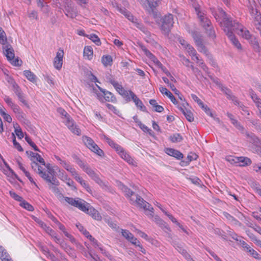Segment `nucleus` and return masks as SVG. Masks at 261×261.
Here are the masks:
<instances>
[{
	"instance_id": "1",
	"label": "nucleus",
	"mask_w": 261,
	"mask_h": 261,
	"mask_svg": "<svg viewBox=\"0 0 261 261\" xmlns=\"http://www.w3.org/2000/svg\"><path fill=\"white\" fill-rule=\"evenodd\" d=\"M218 12L220 16L215 14L214 17L216 19H218L219 17L222 18V20L220 22L221 28L233 45L239 50H241L242 45L233 33L234 31L232 29V18L228 16L222 9H218Z\"/></svg>"
},
{
	"instance_id": "2",
	"label": "nucleus",
	"mask_w": 261,
	"mask_h": 261,
	"mask_svg": "<svg viewBox=\"0 0 261 261\" xmlns=\"http://www.w3.org/2000/svg\"><path fill=\"white\" fill-rule=\"evenodd\" d=\"M64 199L70 205L78 208L81 211L90 215L94 219L100 221L102 217L99 212L89 203L80 198H73L65 197Z\"/></svg>"
},
{
	"instance_id": "3",
	"label": "nucleus",
	"mask_w": 261,
	"mask_h": 261,
	"mask_svg": "<svg viewBox=\"0 0 261 261\" xmlns=\"http://www.w3.org/2000/svg\"><path fill=\"white\" fill-rule=\"evenodd\" d=\"M191 4L195 9V12L199 18L201 25L205 29L208 36L214 39L216 38V34L211 21L206 15L200 10V6L198 0H190Z\"/></svg>"
},
{
	"instance_id": "4",
	"label": "nucleus",
	"mask_w": 261,
	"mask_h": 261,
	"mask_svg": "<svg viewBox=\"0 0 261 261\" xmlns=\"http://www.w3.org/2000/svg\"><path fill=\"white\" fill-rule=\"evenodd\" d=\"M47 172H42L41 168H38L39 170V175L47 182L50 190L56 193H58L59 192V190L58 188V186L59 185V181L56 177L54 169L50 164L47 165Z\"/></svg>"
},
{
	"instance_id": "5",
	"label": "nucleus",
	"mask_w": 261,
	"mask_h": 261,
	"mask_svg": "<svg viewBox=\"0 0 261 261\" xmlns=\"http://www.w3.org/2000/svg\"><path fill=\"white\" fill-rule=\"evenodd\" d=\"M114 7H115L120 13L123 14L126 18L131 21L138 29L144 33L146 32L147 30L141 21L133 16L125 8L120 7L116 3L114 5Z\"/></svg>"
},
{
	"instance_id": "6",
	"label": "nucleus",
	"mask_w": 261,
	"mask_h": 261,
	"mask_svg": "<svg viewBox=\"0 0 261 261\" xmlns=\"http://www.w3.org/2000/svg\"><path fill=\"white\" fill-rule=\"evenodd\" d=\"M77 163L80 167L82 168V170L96 183L98 184L99 186H102L103 185V182L99 178V175L90 167L88 164L81 160L77 161Z\"/></svg>"
},
{
	"instance_id": "7",
	"label": "nucleus",
	"mask_w": 261,
	"mask_h": 261,
	"mask_svg": "<svg viewBox=\"0 0 261 261\" xmlns=\"http://www.w3.org/2000/svg\"><path fill=\"white\" fill-rule=\"evenodd\" d=\"M101 93L96 92L97 98L101 102H111L112 103L117 102V98L112 92L101 88L99 86H97Z\"/></svg>"
},
{
	"instance_id": "8",
	"label": "nucleus",
	"mask_w": 261,
	"mask_h": 261,
	"mask_svg": "<svg viewBox=\"0 0 261 261\" xmlns=\"http://www.w3.org/2000/svg\"><path fill=\"white\" fill-rule=\"evenodd\" d=\"M48 164H46L44 159L39 154L37 153L36 154V156L32 159L31 167L34 171H36L39 174V170L38 168H41L42 172H47V165Z\"/></svg>"
},
{
	"instance_id": "9",
	"label": "nucleus",
	"mask_w": 261,
	"mask_h": 261,
	"mask_svg": "<svg viewBox=\"0 0 261 261\" xmlns=\"http://www.w3.org/2000/svg\"><path fill=\"white\" fill-rule=\"evenodd\" d=\"M82 140L85 145L92 152H94L100 156H103L104 152L101 150L94 141L90 137L83 136Z\"/></svg>"
},
{
	"instance_id": "10",
	"label": "nucleus",
	"mask_w": 261,
	"mask_h": 261,
	"mask_svg": "<svg viewBox=\"0 0 261 261\" xmlns=\"http://www.w3.org/2000/svg\"><path fill=\"white\" fill-rule=\"evenodd\" d=\"M232 29L239 35L241 36L246 40H249L253 36L248 30L245 29L243 26L236 20L232 19Z\"/></svg>"
},
{
	"instance_id": "11",
	"label": "nucleus",
	"mask_w": 261,
	"mask_h": 261,
	"mask_svg": "<svg viewBox=\"0 0 261 261\" xmlns=\"http://www.w3.org/2000/svg\"><path fill=\"white\" fill-rule=\"evenodd\" d=\"M135 196V199H134L133 198L130 199L132 203H135L140 208H143L145 211H148L150 213L148 215H150V216L152 217L153 214V208L149 203L145 201L140 196L136 195Z\"/></svg>"
},
{
	"instance_id": "12",
	"label": "nucleus",
	"mask_w": 261,
	"mask_h": 261,
	"mask_svg": "<svg viewBox=\"0 0 261 261\" xmlns=\"http://www.w3.org/2000/svg\"><path fill=\"white\" fill-rule=\"evenodd\" d=\"M162 22L161 29L164 31V33H168L173 27L174 23L173 15L169 14L165 15L162 18Z\"/></svg>"
},
{
	"instance_id": "13",
	"label": "nucleus",
	"mask_w": 261,
	"mask_h": 261,
	"mask_svg": "<svg viewBox=\"0 0 261 261\" xmlns=\"http://www.w3.org/2000/svg\"><path fill=\"white\" fill-rule=\"evenodd\" d=\"M64 13L65 15L70 18H74L77 15V11L73 6V3L70 0L64 1Z\"/></svg>"
},
{
	"instance_id": "14",
	"label": "nucleus",
	"mask_w": 261,
	"mask_h": 261,
	"mask_svg": "<svg viewBox=\"0 0 261 261\" xmlns=\"http://www.w3.org/2000/svg\"><path fill=\"white\" fill-rule=\"evenodd\" d=\"M64 51L63 49L60 48L57 53L56 56L54 59V65L57 70H60L63 65V58Z\"/></svg>"
},
{
	"instance_id": "15",
	"label": "nucleus",
	"mask_w": 261,
	"mask_h": 261,
	"mask_svg": "<svg viewBox=\"0 0 261 261\" xmlns=\"http://www.w3.org/2000/svg\"><path fill=\"white\" fill-rule=\"evenodd\" d=\"M249 92L251 99L255 103V106L257 108L258 111L257 115L258 117L261 119V99L253 90L250 89Z\"/></svg>"
},
{
	"instance_id": "16",
	"label": "nucleus",
	"mask_w": 261,
	"mask_h": 261,
	"mask_svg": "<svg viewBox=\"0 0 261 261\" xmlns=\"http://www.w3.org/2000/svg\"><path fill=\"white\" fill-rule=\"evenodd\" d=\"M59 177L61 180L65 182L69 187L75 188L74 182L68 176L64 170H59Z\"/></svg>"
},
{
	"instance_id": "17",
	"label": "nucleus",
	"mask_w": 261,
	"mask_h": 261,
	"mask_svg": "<svg viewBox=\"0 0 261 261\" xmlns=\"http://www.w3.org/2000/svg\"><path fill=\"white\" fill-rule=\"evenodd\" d=\"M249 141L256 147H261V139L252 133L245 132Z\"/></svg>"
},
{
	"instance_id": "18",
	"label": "nucleus",
	"mask_w": 261,
	"mask_h": 261,
	"mask_svg": "<svg viewBox=\"0 0 261 261\" xmlns=\"http://www.w3.org/2000/svg\"><path fill=\"white\" fill-rule=\"evenodd\" d=\"M4 54L9 61L13 59L15 57L14 50L11 44H6L3 47Z\"/></svg>"
},
{
	"instance_id": "19",
	"label": "nucleus",
	"mask_w": 261,
	"mask_h": 261,
	"mask_svg": "<svg viewBox=\"0 0 261 261\" xmlns=\"http://www.w3.org/2000/svg\"><path fill=\"white\" fill-rule=\"evenodd\" d=\"M142 6L147 11H153L157 6L156 2H150L149 0H138Z\"/></svg>"
},
{
	"instance_id": "20",
	"label": "nucleus",
	"mask_w": 261,
	"mask_h": 261,
	"mask_svg": "<svg viewBox=\"0 0 261 261\" xmlns=\"http://www.w3.org/2000/svg\"><path fill=\"white\" fill-rule=\"evenodd\" d=\"M139 46L146 57L153 62L155 65L158 64L160 61L144 45L139 44Z\"/></svg>"
},
{
	"instance_id": "21",
	"label": "nucleus",
	"mask_w": 261,
	"mask_h": 261,
	"mask_svg": "<svg viewBox=\"0 0 261 261\" xmlns=\"http://www.w3.org/2000/svg\"><path fill=\"white\" fill-rule=\"evenodd\" d=\"M165 152L169 155L173 156L178 160H180L184 157V155L181 152L173 148H166L165 149Z\"/></svg>"
},
{
	"instance_id": "22",
	"label": "nucleus",
	"mask_w": 261,
	"mask_h": 261,
	"mask_svg": "<svg viewBox=\"0 0 261 261\" xmlns=\"http://www.w3.org/2000/svg\"><path fill=\"white\" fill-rule=\"evenodd\" d=\"M75 180L81 184L83 188L90 194H92V190L89 186V184L86 180L83 179L80 175L77 173L75 176L73 177Z\"/></svg>"
},
{
	"instance_id": "23",
	"label": "nucleus",
	"mask_w": 261,
	"mask_h": 261,
	"mask_svg": "<svg viewBox=\"0 0 261 261\" xmlns=\"http://www.w3.org/2000/svg\"><path fill=\"white\" fill-rule=\"evenodd\" d=\"M178 108L186 117L187 120L190 122H192L194 121V116L193 113L190 111L188 110L186 108L184 103L182 106H178Z\"/></svg>"
},
{
	"instance_id": "24",
	"label": "nucleus",
	"mask_w": 261,
	"mask_h": 261,
	"mask_svg": "<svg viewBox=\"0 0 261 261\" xmlns=\"http://www.w3.org/2000/svg\"><path fill=\"white\" fill-rule=\"evenodd\" d=\"M132 100H133L136 107L141 111L146 112V108L143 104L142 101L134 93L132 92Z\"/></svg>"
},
{
	"instance_id": "25",
	"label": "nucleus",
	"mask_w": 261,
	"mask_h": 261,
	"mask_svg": "<svg viewBox=\"0 0 261 261\" xmlns=\"http://www.w3.org/2000/svg\"><path fill=\"white\" fill-rule=\"evenodd\" d=\"M35 221L39 225V226L43 228L46 233L49 235L55 234V231L50 227L47 226L42 221L39 219L36 218Z\"/></svg>"
},
{
	"instance_id": "26",
	"label": "nucleus",
	"mask_w": 261,
	"mask_h": 261,
	"mask_svg": "<svg viewBox=\"0 0 261 261\" xmlns=\"http://www.w3.org/2000/svg\"><path fill=\"white\" fill-rule=\"evenodd\" d=\"M61 166L68 171L73 177L78 173L76 169L70 164L69 162L67 161H65Z\"/></svg>"
},
{
	"instance_id": "27",
	"label": "nucleus",
	"mask_w": 261,
	"mask_h": 261,
	"mask_svg": "<svg viewBox=\"0 0 261 261\" xmlns=\"http://www.w3.org/2000/svg\"><path fill=\"white\" fill-rule=\"evenodd\" d=\"M160 91L163 94L166 95L167 96H168L171 101L175 105L177 104V101L175 97L173 96V95L172 94L171 92H170L168 89L163 87H160Z\"/></svg>"
},
{
	"instance_id": "28",
	"label": "nucleus",
	"mask_w": 261,
	"mask_h": 261,
	"mask_svg": "<svg viewBox=\"0 0 261 261\" xmlns=\"http://www.w3.org/2000/svg\"><path fill=\"white\" fill-rule=\"evenodd\" d=\"M248 41L255 52L259 54L261 53V48L259 46L258 41L254 36H252Z\"/></svg>"
},
{
	"instance_id": "29",
	"label": "nucleus",
	"mask_w": 261,
	"mask_h": 261,
	"mask_svg": "<svg viewBox=\"0 0 261 261\" xmlns=\"http://www.w3.org/2000/svg\"><path fill=\"white\" fill-rule=\"evenodd\" d=\"M119 155L129 164L136 166V162L126 151L124 150Z\"/></svg>"
},
{
	"instance_id": "30",
	"label": "nucleus",
	"mask_w": 261,
	"mask_h": 261,
	"mask_svg": "<svg viewBox=\"0 0 261 261\" xmlns=\"http://www.w3.org/2000/svg\"><path fill=\"white\" fill-rule=\"evenodd\" d=\"M235 160L240 166H248L251 163V160L247 157L240 156L238 157V159H235Z\"/></svg>"
},
{
	"instance_id": "31",
	"label": "nucleus",
	"mask_w": 261,
	"mask_h": 261,
	"mask_svg": "<svg viewBox=\"0 0 261 261\" xmlns=\"http://www.w3.org/2000/svg\"><path fill=\"white\" fill-rule=\"evenodd\" d=\"M0 258L2 261H13L6 250L1 246H0Z\"/></svg>"
},
{
	"instance_id": "32",
	"label": "nucleus",
	"mask_w": 261,
	"mask_h": 261,
	"mask_svg": "<svg viewBox=\"0 0 261 261\" xmlns=\"http://www.w3.org/2000/svg\"><path fill=\"white\" fill-rule=\"evenodd\" d=\"M93 56V51L92 47L86 46L84 49V57L89 60H92Z\"/></svg>"
},
{
	"instance_id": "33",
	"label": "nucleus",
	"mask_w": 261,
	"mask_h": 261,
	"mask_svg": "<svg viewBox=\"0 0 261 261\" xmlns=\"http://www.w3.org/2000/svg\"><path fill=\"white\" fill-rule=\"evenodd\" d=\"M197 49L199 52L204 54L206 57H207V58L211 59L212 55L209 53L206 47L204 45L202 42L198 44L197 45Z\"/></svg>"
},
{
	"instance_id": "34",
	"label": "nucleus",
	"mask_w": 261,
	"mask_h": 261,
	"mask_svg": "<svg viewBox=\"0 0 261 261\" xmlns=\"http://www.w3.org/2000/svg\"><path fill=\"white\" fill-rule=\"evenodd\" d=\"M14 113H15L17 118L19 119L24 118V114L21 111L19 107L15 103L11 107Z\"/></svg>"
},
{
	"instance_id": "35",
	"label": "nucleus",
	"mask_w": 261,
	"mask_h": 261,
	"mask_svg": "<svg viewBox=\"0 0 261 261\" xmlns=\"http://www.w3.org/2000/svg\"><path fill=\"white\" fill-rule=\"evenodd\" d=\"M113 62V59L110 55H103L101 57V63L104 66H111Z\"/></svg>"
},
{
	"instance_id": "36",
	"label": "nucleus",
	"mask_w": 261,
	"mask_h": 261,
	"mask_svg": "<svg viewBox=\"0 0 261 261\" xmlns=\"http://www.w3.org/2000/svg\"><path fill=\"white\" fill-rule=\"evenodd\" d=\"M169 139L172 143H178L181 142L184 139L180 134L176 133L171 135Z\"/></svg>"
},
{
	"instance_id": "37",
	"label": "nucleus",
	"mask_w": 261,
	"mask_h": 261,
	"mask_svg": "<svg viewBox=\"0 0 261 261\" xmlns=\"http://www.w3.org/2000/svg\"><path fill=\"white\" fill-rule=\"evenodd\" d=\"M149 103L153 107L154 110L155 112L161 113L164 111V108L158 105L155 99H150L149 100Z\"/></svg>"
},
{
	"instance_id": "38",
	"label": "nucleus",
	"mask_w": 261,
	"mask_h": 261,
	"mask_svg": "<svg viewBox=\"0 0 261 261\" xmlns=\"http://www.w3.org/2000/svg\"><path fill=\"white\" fill-rule=\"evenodd\" d=\"M23 73L29 81L33 83L36 82L37 77L32 71L30 70H24Z\"/></svg>"
},
{
	"instance_id": "39",
	"label": "nucleus",
	"mask_w": 261,
	"mask_h": 261,
	"mask_svg": "<svg viewBox=\"0 0 261 261\" xmlns=\"http://www.w3.org/2000/svg\"><path fill=\"white\" fill-rule=\"evenodd\" d=\"M154 219L156 223L158 224L160 227L170 230V228L168 226L167 224L159 217L156 216L154 218Z\"/></svg>"
},
{
	"instance_id": "40",
	"label": "nucleus",
	"mask_w": 261,
	"mask_h": 261,
	"mask_svg": "<svg viewBox=\"0 0 261 261\" xmlns=\"http://www.w3.org/2000/svg\"><path fill=\"white\" fill-rule=\"evenodd\" d=\"M249 12L252 16L254 17L256 21L260 20V14L257 11L256 9L253 8L252 7L249 8Z\"/></svg>"
},
{
	"instance_id": "41",
	"label": "nucleus",
	"mask_w": 261,
	"mask_h": 261,
	"mask_svg": "<svg viewBox=\"0 0 261 261\" xmlns=\"http://www.w3.org/2000/svg\"><path fill=\"white\" fill-rule=\"evenodd\" d=\"M86 37L92 41L97 45H100L101 44L100 39L94 34L87 35Z\"/></svg>"
},
{
	"instance_id": "42",
	"label": "nucleus",
	"mask_w": 261,
	"mask_h": 261,
	"mask_svg": "<svg viewBox=\"0 0 261 261\" xmlns=\"http://www.w3.org/2000/svg\"><path fill=\"white\" fill-rule=\"evenodd\" d=\"M219 88L223 91L226 95L228 99L230 98L232 96V92L230 89L227 88V87L223 86L221 84H217Z\"/></svg>"
},
{
	"instance_id": "43",
	"label": "nucleus",
	"mask_w": 261,
	"mask_h": 261,
	"mask_svg": "<svg viewBox=\"0 0 261 261\" xmlns=\"http://www.w3.org/2000/svg\"><path fill=\"white\" fill-rule=\"evenodd\" d=\"M119 187L127 197H130L134 195V193L124 185L120 184Z\"/></svg>"
},
{
	"instance_id": "44",
	"label": "nucleus",
	"mask_w": 261,
	"mask_h": 261,
	"mask_svg": "<svg viewBox=\"0 0 261 261\" xmlns=\"http://www.w3.org/2000/svg\"><path fill=\"white\" fill-rule=\"evenodd\" d=\"M132 92H133L132 90H126L125 89L120 93L122 97L125 98L126 100L130 101L132 100Z\"/></svg>"
},
{
	"instance_id": "45",
	"label": "nucleus",
	"mask_w": 261,
	"mask_h": 261,
	"mask_svg": "<svg viewBox=\"0 0 261 261\" xmlns=\"http://www.w3.org/2000/svg\"><path fill=\"white\" fill-rule=\"evenodd\" d=\"M7 42V38L6 33L3 29L0 27V43L3 45H6Z\"/></svg>"
},
{
	"instance_id": "46",
	"label": "nucleus",
	"mask_w": 261,
	"mask_h": 261,
	"mask_svg": "<svg viewBox=\"0 0 261 261\" xmlns=\"http://www.w3.org/2000/svg\"><path fill=\"white\" fill-rule=\"evenodd\" d=\"M233 125L242 133H244L245 132L244 127L240 124V123L236 119L232 120L231 121Z\"/></svg>"
},
{
	"instance_id": "47",
	"label": "nucleus",
	"mask_w": 261,
	"mask_h": 261,
	"mask_svg": "<svg viewBox=\"0 0 261 261\" xmlns=\"http://www.w3.org/2000/svg\"><path fill=\"white\" fill-rule=\"evenodd\" d=\"M14 127L15 128V133L18 138L19 139H22L23 138L24 136L23 132L19 125L16 123L15 125H14Z\"/></svg>"
},
{
	"instance_id": "48",
	"label": "nucleus",
	"mask_w": 261,
	"mask_h": 261,
	"mask_svg": "<svg viewBox=\"0 0 261 261\" xmlns=\"http://www.w3.org/2000/svg\"><path fill=\"white\" fill-rule=\"evenodd\" d=\"M20 205L29 211L32 212L34 210L33 206L24 200L20 202Z\"/></svg>"
},
{
	"instance_id": "49",
	"label": "nucleus",
	"mask_w": 261,
	"mask_h": 261,
	"mask_svg": "<svg viewBox=\"0 0 261 261\" xmlns=\"http://www.w3.org/2000/svg\"><path fill=\"white\" fill-rule=\"evenodd\" d=\"M106 106L110 111L114 113L115 114L118 116L120 115V111L115 106L110 103H106Z\"/></svg>"
},
{
	"instance_id": "50",
	"label": "nucleus",
	"mask_w": 261,
	"mask_h": 261,
	"mask_svg": "<svg viewBox=\"0 0 261 261\" xmlns=\"http://www.w3.org/2000/svg\"><path fill=\"white\" fill-rule=\"evenodd\" d=\"M25 140L28 142V143L33 147V148L37 151H40L38 147L36 146V145L32 141L31 139L28 136L25 137Z\"/></svg>"
},
{
	"instance_id": "51",
	"label": "nucleus",
	"mask_w": 261,
	"mask_h": 261,
	"mask_svg": "<svg viewBox=\"0 0 261 261\" xmlns=\"http://www.w3.org/2000/svg\"><path fill=\"white\" fill-rule=\"evenodd\" d=\"M189 55L192 57V59L194 60L193 57L196 55V51L190 44L186 48Z\"/></svg>"
},
{
	"instance_id": "52",
	"label": "nucleus",
	"mask_w": 261,
	"mask_h": 261,
	"mask_svg": "<svg viewBox=\"0 0 261 261\" xmlns=\"http://www.w3.org/2000/svg\"><path fill=\"white\" fill-rule=\"evenodd\" d=\"M138 125L140 128L144 132L148 133L150 135L152 136V130L147 126L143 124L141 121L139 122Z\"/></svg>"
},
{
	"instance_id": "53",
	"label": "nucleus",
	"mask_w": 261,
	"mask_h": 261,
	"mask_svg": "<svg viewBox=\"0 0 261 261\" xmlns=\"http://www.w3.org/2000/svg\"><path fill=\"white\" fill-rule=\"evenodd\" d=\"M113 86L119 94H120V93H122L124 90H125L122 87V85L118 83L117 81L114 83Z\"/></svg>"
},
{
	"instance_id": "54",
	"label": "nucleus",
	"mask_w": 261,
	"mask_h": 261,
	"mask_svg": "<svg viewBox=\"0 0 261 261\" xmlns=\"http://www.w3.org/2000/svg\"><path fill=\"white\" fill-rule=\"evenodd\" d=\"M122 235L123 237H124L128 241L130 239L131 237L133 236V234L130 232L128 230L126 229H121Z\"/></svg>"
},
{
	"instance_id": "55",
	"label": "nucleus",
	"mask_w": 261,
	"mask_h": 261,
	"mask_svg": "<svg viewBox=\"0 0 261 261\" xmlns=\"http://www.w3.org/2000/svg\"><path fill=\"white\" fill-rule=\"evenodd\" d=\"M9 194L11 197L14 199L15 200L21 202L23 200L22 197L17 195L15 192L13 191H10Z\"/></svg>"
},
{
	"instance_id": "56",
	"label": "nucleus",
	"mask_w": 261,
	"mask_h": 261,
	"mask_svg": "<svg viewBox=\"0 0 261 261\" xmlns=\"http://www.w3.org/2000/svg\"><path fill=\"white\" fill-rule=\"evenodd\" d=\"M192 36L196 45L202 42L201 36H200L197 33L194 32Z\"/></svg>"
},
{
	"instance_id": "57",
	"label": "nucleus",
	"mask_w": 261,
	"mask_h": 261,
	"mask_svg": "<svg viewBox=\"0 0 261 261\" xmlns=\"http://www.w3.org/2000/svg\"><path fill=\"white\" fill-rule=\"evenodd\" d=\"M252 167L254 171L257 173L261 174V163L253 164Z\"/></svg>"
},
{
	"instance_id": "58",
	"label": "nucleus",
	"mask_w": 261,
	"mask_h": 261,
	"mask_svg": "<svg viewBox=\"0 0 261 261\" xmlns=\"http://www.w3.org/2000/svg\"><path fill=\"white\" fill-rule=\"evenodd\" d=\"M85 256L87 258H90L91 261H100L99 257L97 255H93L90 252L85 253Z\"/></svg>"
},
{
	"instance_id": "59",
	"label": "nucleus",
	"mask_w": 261,
	"mask_h": 261,
	"mask_svg": "<svg viewBox=\"0 0 261 261\" xmlns=\"http://www.w3.org/2000/svg\"><path fill=\"white\" fill-rule=\"evenodd\" d=\"M248 253L250 254V255H251V256H252L254 258H255L256 259H261V257H260V255L255 250H254L252 248H251L250 250H249V251L248 252Z\"/></svg>"
},
{
	"instance_id": "60",
	"label": "nucleus",
	"mask_w": 261,
	"mask_h": 261,
	"mask_svg": "<svg viewBox=\"0 0 261 261\" xmlns=\"http://www.w3.org/2000/svg\"><path fill=\"white\" fill-rule=\"evenodd\" d=\"M9 62L11 63V64L14 66H20L22 63L21 60H19L18 57L13 58V59L9 61Z\"/></svg>"
},
{
	"instance_id": "61",
	"label": "nucleus",
	"mask_w": 261,
	"mask_h": 261,
	"mask_svg": "<svg viewBox=\"0 0 261 261\" xmlns=\"http://www.w3.org/2000/svg\"><path fill=\"white\" fill-rule=\"evenodd\" d=\"M69 129L73 134H74L75 135H77L78 136L81 135V130L76 125H75L74 126L71 127V128H69Z\"/></svg>"
},
{
	"instance_id": "62",
	"label": "nucleus",
	"mask_w": 261,
	"mask_h": 261,
	"mask_svg": "<svg viewBox=\"0 0 261 261\" xmlns=\"http://www.w3.org/2000/svg\"><path fill=\"white\" fill-rule=\"evenodd\" d=\"M66 119V125L68 127V128H71V127L74 126L75 125L74 123L73 120L72 119H70V116L68 117Z\"/></svg>"
},
{
	"instance_id": "63",
	"label": "nucleus",
	"mask_w": 261,
	"mask_h": 261,
	"mask_svg": "<svg viewBox=\"0 0 261 261\" xmlns=\"http://www.w3.org/2000/svg\"><path fill=\"white\" fill-rule=\"evenodd\" d=\"M242 247L247 252L249 251V250L251 249L250 246L247 244L244 241H240Z\"/></svg>"
},
{
	"instance_id": "64",
	"label": "nucleus",
	"mask_w": 261,
	"mask_h": 261,
	"mask_svg": "<svg viewBox=\"0 0 261 261\" xmlns=\"http://www.w3.org/2000/svg\"><path fill=\"white\" fill-rule=\"evenodd\" d=\"M180 252L188 261H194L185 250H182Z\"/></svg>"
}]
</instances>
